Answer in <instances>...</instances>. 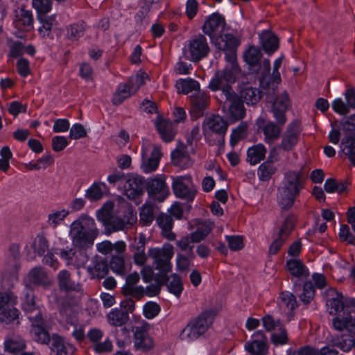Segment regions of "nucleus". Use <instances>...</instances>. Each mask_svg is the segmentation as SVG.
<instances>
[{"instance_id": "obj_51", "label": "nucleus", "mask_w": 355, "mask_h": 355, "mask_svg": "<svg viewBox=\"0 0 355 355\" xmlns=\"http://www.w3.org/2000/svg\"><path fill=\"white\" fill-rule=\"evenodd\" d=\"M32 247L34 252L41 257L49 248V241L43 234H38Z\"/></svg>"}, {"instance_id": "obj_19", "label": "nucleus", "mask_w": 355, "mask_h": 355, "mask_svg": "<svg viewBox=\"0 0 355 355\" xmlns=\"http://www.w3.org/2000/svg\"><path fill=\"white\" fill-rule=\"evenodd\" d=\"M146 188L148 195L162 202L168 195V189L164 176L148 179L146 182Z\"/></svg>"}, {"instance_id": "obj_53", "label": "nucleus", "mask_w": 355, "mask_h": 355, "mask_svg": "<svg viewBox=\"0 0 355 355\" xmlns=\"http://www.w3.org/2000/svg\"><path fill=\"white\" fill-rule=\"evenodd\" d=\"M147 74L144 72L137 73L131 76L128 83H125L133 93H136L140 87L144 84V78L147 77Z\"/></svg>"}, {"instance_id": "obj_43", "label": "nucleus", "mask_w": 355, "mask_h": 355, "mask_svg": "<svg viewBox=\"0 0 355 355\" xmlns=\"http://www.w3.org/2000/svg\"><path fill=\"white\" fill-rule=\"evenodd\" d=\"M132 94H135V93L126 84H120L113 95L112 102L114 105H119Z\"/></svg>"}, {"instance_id": "obj_37", "label": "nucleus", "mask_w": 355, "mask_h": 355, "mask_svg": "<svg viewBox=\"0 0 355 355\" xmlns=\"http://www.w3.org/2000/svg\"><path fill=\"white\" fill-rule=\"evenodd\" d=\"M87 28V24L84 21L80 20L67 27L66 36L70 41H77L84 35Z\"/></svg>"}, {"instance_id": "obj_9", "label": "nucleus", "mask_w": 355, "mask_h": 355, "mask_svg": "<svg viewBox=\"0 0 355 355\" xmlns=\"http://www.w3.org/2000/svg\"><path fill=\"white\" fill-rule=\"evenodd\" d=\"M284 56L282 55L277 58L273 64V72L270 77L266 78L264 76L260 78V85L261 87L265 90L266 95V101H272L273 97H279L278 93V85L281 82V76L279 72V69L282 64Z\"/></svg>"}, {"instance_id": "obj_1", "label": "nucleus", "mask_w": 355, "mask_h": 355, "mask_svg": "<svg viewBox=\"0 0 355 355\" xmlns=\"http://www.w3.org/2000/svg\"><path fill=\"white\" fill-rule=\"evenodd\" d=\"M240 71L239 64H226L223 70L217 71L209 84V89L213 92L221 90L225 103H228V110L232 121L244 118L245 109L243 102L233 90L231 85L234 83Z\"/></svg>"}, {"instance_id": "obj_38", "label": "nucleus", "mask_w": 355, "mask_h": 355, "mask_svg": "<svg viewBox=\"0 0 355 355\" xmlns=\"http://www.w3.org/2000/svg\"><path fill=\"white\" fill-rule=\"evenodd\" d=\"M267 150L263 144H259L248 149L247 162L251 165H255L264 159Z\"/></svg>"}, {"instance_id": "obj_15", "label": "nucleus", "mask_w": 355, "mask_h": 355, "mask_svg": "<svg viewBox=\"0 0 355 355\" xmlns=\"http://www.w3.org/2000/svg\"><path fill=\"white\" fill-rule=\"evenodd\" d=\"M300 132V121H293L288 125L282 137L281 143L278 144L279 148L287 152L292 150L299 141Z\"/></svg>"}, {"instance_id": "obj_41", "label": "nucleus", "mask_w": 355, "mask_h": 355, "mask_svg": "<svg viewBox=\"0 0 355 355\" xmlns=\"http://www.w3.org/2000/svg\"><path fill=\"white\" fill-rule=\"evenodd\" d=\"M178 93L187 94L200 89L199 83L192 78L180 79L175 84Z\"/></svg>"}, {"instance_id": "obj_58", "label": "nucleus", "mask_w": 355, "mask_h": 355, "mask_svg": "<svg viewBox=\"0 0 355 355\" xmlns=\"http://www.w3.org/2000/svg\"><path fill=\"white\" fill-rule=\"evenodd\" d=\"M0 170L6 172L10 168L9 160L12 158V153L8 146H3L0 151Z\"/></svg>"}, {"instance_id": "obj_60", "label": "nucleus", "mask_w": 355, "mask_h": 355, "mask_svg": "<svg viewBox=\"0 0 355 355\" xmlns=\"http://www.w3.org/2000/svg\"><path fill=\"white\" fill-rule=\"evenodd\" d=\"M55 253L66 262L67 265H69L76 255V250L72 247L67 246L63 248H56Z\"/></svg>"}, {"instance_id": "obj_16", "label": "nucleus", "mask_w": 355, "mask_h": 355, "mask_svg": "<svg viewBox=\"0 0 355 355\" xmlns=\"http://www.w3.org/2000/svg\"><path fill=\"white\" fill-rule=\"evenodd\" d=\"M190 60L196 62L207 57L209 53V46L206 37L198 35L191 40L188 44Z\"/></svg>"}, {"instance_id": "obj_36", "label": "nucleus", "mask_w": 355, "mask_h": 355, "mask_svg": "<svg viewBox=\"0 0 355 355\" xmlns=\"http://www.w3.org/2000/svg\"><path fill=\"white\" fill-rule=\"evenodd\" d=\"M25 348V340L19 336L9 337L4 341L5 351L14 355L19 354Z\"/></svg>"}, {"instance_id": "obj_20", "label": "nucleus", "mask_w": 355, "mask_h": 355, "mask_svg": "<svg viewBox=\"0 0 355 355\" xmlns=\"http://www.w3.org/2000/svg\"><path fill=\"white\" fill-rule=\"evenodd\" d=\"M59 290L64 293H83V285L72 279L71 273L67 270H60L58 274Z\"/></svg>"}, {"instance_id": "obj_14", "label": "nucleus", "mask_w": 355, "mask_h": 355, "mask_svg": "<svg viewBox=\"0 0 355 355\" xmlns=\"http://www.w3.org/2000/svg\"><path fill=\"white\" fill-rule=\"evenodd\" d=\"M245 350L251 355H266L269 346L266 334L262 330L256 331L251 340L245 343Z\"/></svg>"}, {"instance_id": "obj_13", "label": "nucleus", "mask_w": 355, "mask_h": 355, "mask_svg": "<svg viewBox=\"0 0 355 355\" xmlns=\"http://www.w3.org/2000/svg\"><path fill=\"white\" fill-rule=\"evenodd\" d=\"M16 295L10 291L0 292V320H14L18 316V310L15 308Z\"/></svg>"}, {"instance_id": "obj_18", "label": "nucleus", "mask_w": 355, "mask_h": 355, "mask_svg": "<svg viewBox=\"0 0 355 355\" xmlns=\"http://www.w3.org/2000/svg\"><path fill=\"white\" fill-rule=\"evenodd\" d=\"M125 195L131 200H135L141 196L146 188L145 179L137 175L128 176L124 182Z\"/></svg>"}, {"instance_id": "obj_47", "label": "nucleus", "mask_w": 355, "mask_h": 355, "mask_svg": "<svg viewBox=\"0 0 355 355\" xmlns=\"http://www.w3.org/2000/svg\"><path fill=\"white\" fill-rule=\"evenodd\" d=\"M275 171L276 167L274 164L266 161L259 166L257 175L260 180L265 182L268 181Z\"/></svg>"}, {"instance_id": "obj_10", "label": "nucleus", "mask_w": 355, "mask_h": 355, "mask_svg": "<svg viewBox=\"0 0 355 355\" xmlns=\"http://www.w3.org/2000/svg\"><path fill=\"white\" fill-rule=\"evenodd\" d=\"M172 189L175 196L187 202L193 200L196 191L193 187L190 175L178 176L173 179Z\"/></svg>"}, {"instance_id": "obj_64", "label": "nucleus", "mask_w": 355, "mask_h": 355, "mask_svg": "<svg viewBox=\"0 0 355 355\" xmlns=\"http://www.w3.org/2000/svg\"><path fill=\"white\" fill-rule=\"evenodd\" d=\"M247 124L241 123L235 129L233 130L230 137V145L234 147L242 137V135L247 130Z\"/></svg>"}, {"instance_id": "obj_29", "label": "nucleus", "mask_w": 355, "mask_h": 355, "mask_svg": "<svg viewBox=\"0 0 355 355\" xmlns=\"http://www.w3.org/2000/svg\"><path fill=\"white\" fill-rule=\"evenodd\" d=\"M28 279L31 284L44 288L50 286L52 283L42 266H36L32 268L28 274Z\"/></svg>"}, {"instance_id": "obj_33", "label": "nucleus", "mask_w": 355, "mask_h": 355, "mask_svg": "<svg viewBox=\"0 0 355 355\" xmlns=\"http://www.w3.org/2000/svg\"><path fill=\"white\" fill-rule=\"evenodd\" d=\"M87 270L92 278L103 279L109 272V264L105 259L98 257L94 260V266H88Z\"/></svg>"}, {"instance_id": "obj_17", "label": "nucleus", "mask_w": 355, "mask_h": 355, "mask_svg": "<svg viewBox=\"0 0 355 355\" xmlns=\"http://www.w3.org/2000/svg\"><path fill=\"white\" fill-rule=\"evenodd\" d=\"M344 96L345 101L341 98H338L333 101L331 107L335 112L345 116L352 110H355V88L352 86H347L344 93Z\"/></svg>"}, {"instance_id": "obj_61", "label": "nucleus", "mask_w": 355, "mask_h": 355, "mask_svg": "<svg viewBox=\"0 0 355 355\" xmlns=\"http://www.w3.org/2000/svg\"><path fill=\"white\" fill-rule=\"evenodd\" d=\"M18 24L23 26L26 30L31 29L33 24L32 12L28 10L21 9Z\"/></svg>"}, {"instance_id": "obj_30", "label": "nucleus", "mask_w": 355, "mask_h": 355, "mask_svg": "<svg viewBox=\"0 0 355 355\" xmlns=\"http://www.w3.org/2000/svg\"><path fill=\"white\" fill-rule=\"evenodd\" d=\"M168 272H164L161 274L162 279H164V286H166L168 292L173 293L177 297H179L183 291L182 279L177 274L168 276Z\"/></svg>"}, {"instance_id": "obj_49", "label": "nucleus", "mask_w": 355, "mask_h": 355, "mask_svg": "<svg viewBox=\"0 0 355 355\" xmlns=\"http://www.w3.org/2000/svg\"><path fill=\"white\" fill-rule=\"evenodd\" d=\"M297 222V216L294 214L288 215L284 220L278 234L288 239L289 235L293 230Z\"/></svg>"}, {"instance_id": "obj_2", "label": "nucleus", "mask_w": 355, "mask_h": 355, "mask_svg": "<svg viewBox=\"0 0 355 355\" xmlns=\"http://www.w3.org/2000/svg\"><path fill=\"white\" fill-rule=\"evenodd\" d=\"M225 18L218 12L209 15L202 28L203 33L210 37L211 44L219 51L225 53V59L227 64L237 63V49L241 40L232 33L214 35L219 26L225 24Z\"/></svg>"}, {"instance_id": "obj_3", "label": "nucleus", "mask_w": 355, "mask_h": 355, "mask_svg": "<svg viewBox=\"0 0 355 355\" xmlns=\"http://www.w3.org/2000/svg\"><path fill=\"white\" fill-rule=\"evenodd\" d=\"M326 306L330 315H336L332 320L335 329L342 331L347 329L355 334V311L345 304L344 295L334 288L327 291Z\"/></svg>"}, {"instance_id": "obj_56", "label": "nucleus", "mask_w": 355, "mask_h": 355, "mask_svg": "<svg viewBox=\"0 0 355 355\" xmlns=\"http://www.w3.org/2000/svg\"><path fill=\"white\" fill-rule=\"evenodd\" d=\"M109 268L116 274H123L125 272L124 258L121 256H113L110 260Z\"/></svg>"}, {"instance_id": "obj_59", "label": "nucleus", "mask_w": 355, "mask_h": 355, "mask_svg": "<svg viewBox=\"0 0 355 355\" xmlns=\"http://www.w3.org/2000/svg\"><path fill=\"white\" fill-rule=\"evenodd\" d=\"M103 196L100 184L94 183L85 193V197L90 201H96L102 198Z\"/></svg>"}, {"instance_id": "obj_54", "label": "nucleus", "mask_w": 355, "mask_h": 355, "mask_svg": "<svg viewBox=\"0 0 355 355\" xmlns=\"http://www.w3.org/2000/svg\"><path fill=\"white\" fill-rule=\"evenodd\" d=\"M315 288L311 282H304L303 293L300 295V300L305 304H308L313 299Z\"/></svg>"}, {"instance_id": "obj_8", "label": "nucleus", "mask_w": 355, "mask_h": 355, "mask_svg": "<svg viewBox=\"0 0 355 355\" xmlns=\"http://www.w3.org/2000/svg\"><path fill=\"white\" fill-rule=\"evenodd\" d=\"M173 253V247L170 243L164 244L162 248H154L148 250V257L153 259L155 268L159 271L158 274L169 272L171 270L170 260Z\"/></svg>"}, {"instance_id": "obj_62", "label": "nucleus", "mask_w": 355, "mask_h": 355, "mask_svg": "<svg viewBox=\"0 0 355 355\" xmlns=\"http://www.w3.org/2000/svg\"><path fill=\"white\" fill-rule=\"evenodd\" d=\"M33 6L37 12V15H46L51 10V0H33Z\"/></svg>"}, {"instance_id": "obj_4", "label": "nucleus", "mask_w": 355, "mask_h": 355, "mask_svg": "<svg viewBox=\"0 0 355 355\" xmlns=\"http://www.w3.org/2000/svg\"><path fill=\"white\" fill-rule=\"evenodd\" d=\"M272 104L271 111L276 123L267 121L262 128L264 141L272 144L281 136L282 128L286 122V112L289 107V98L286 92H282L279 97H273L272 101H267Z\"/></svg>"}, {"instance_id": "obj_34", "label": "nucleus", "mask_w": 355, "mask_h": 355, "mask_svg": "<svg viewBox=\"0 0 355 355\" xmlns=\"http://www.w3.org/2000/svg\"><path fill=\"white\" fill-rule=\"evenodd\" d=\"M286 266L291 275L295 277H307L309 275L308 268L300 259H291L287 260Z\"/></svg>"}, {"instance_id": "obj_5", "label": "nucleus", "mask_w": 355, "mask_h": 355, "mask_svg": "<svg viewBox=\"0 0 355 355\" xmlns=\"http://www.w3.org/2000/svg\"><path fill=\"white\" fill-rule=\"evenodd\" d=\"M98 235L94 218L82 215L70 225L69 236L74 248L79 250L91 248Z\"/></svg>"}, {"instance_id": "obj_50", "label": "nucleus", "mask_w": 355, "mask_h": 355, "mask_svg": "<svg viewBox=\"0 0 355 355\" xmlns=\"http://www.w3.org/2000/svg\"><path fill=\"white\" fill-rule=\"evenodd\" d=\"M326 192L341 193L347 189V184L343 182H337L334 178H327L324 184Z\"/></svg>"}, {"instance_id": "obj_40", "label": "nucleus", "mask_w": 355, "mask_h": 355, "mask_svg": "<svg viewBox=\"0 0 355 355\" xmlns=\"http://www.w3.org/2000/svg\"><path fill=\"white\" fill-rule=\"evenodd\" d=\"M37 19L42 24V26L38 28L39 33L43 37H49L53 26L56 24L55 17L54 15H37Z\"/></svg>"}, {"instance_id": "obj_24", "label": "nucleus", "mask_w": 355, "mask_h": 355, "mask_svg": "<svg viewBox=\"0 0 355 355\" xmlns=\"http://www.w3.org/2000/svg\"><path fill=\"white\" fill-rule=\"evenodd\" d=\"M23 300L21 302V308L27 315L28 318L31 315H37L39 313L42 314L40 307L35 302V296L33 289L28 284H26L23 291Z\"/></svg>"}, {"instance_id": "obj_48", "label": "nucleus", "mask_w": 355, "mask_h": 355, "mask_svg": "<svg viewBox=\"0 0 355 355\" xmlns=\"http://www.w3.org/2000/svg\"><path fill=\"white\" fill-rule=\"evenodd\" d=\"M69 215V211L66 209L54 211L48 215L47 224L49 227L55 229Z\"/></svg>"}, {"instance_id": "obj_46", "label": "nucleus", "mask_w": 355, "mask_h": 355, "mask_svg": "<svg viewBox=\"0 0 355 355\" xmlns=\"http://www.w3.org/2000/svg\"><path fill=\"white\" fill-rule=\"evenodd\" d=\"M154 284H150L144 288L145 295L148 297H155L158 295L164 286V279H162L161 274H156L154 278Z\"/></svg>"}, {"instance_id": "obj_52", "label": "nucleus", "mask_w": 355, "mask_h": 355, "mask_svg": "<svg viewBox=\"0 0 355 355\" xmlns=\"http://www.w3.org/2000/svg\"><path fill=\"white\" fill-rule=\"evenodd\" d=\"M279 333H273L271 334V343L275 346L284 345L288 343L289 339L286 328L284 325H280Z\"/></svg>"}, {"instance_id": "obj_55", "label": "nucleus", "mask_w": 355, "mask_h": 355, "mask_svg": "<svg viewBox=\"0 0 355 355\" xmlns=\"http://www.w3.org/2000/svg\"><path fill=\"white\" fill-rule=\"evenodd\" d=\"M90 348L96 354H105L112 351L113 345L112 341L107 338L103 342L98 341L90 346Z\"/></svg>"}, {"instance_id": "obj_44", "label": "nucleus", "mask_w": 355, "mask_h": 355, "mask_svg": "<svg viewBox=\"0 0 355 355\" xmlns=\"http://www.w3.org/2000/svg\"><path fill=\"white\" fill-rule=\"evenodd\" d=\"M349 334H343L340 338H338L335 342V346L340 348L343 352L350 351L355 347V334L352 333L347 330Z\"/></svg>"}, {"instance_id": "obj_57", "label": "nucleus", "mask_w": 355, "mask_h": 355, "mask_svg": "<svg viewBox=\"0 0 355 355\" xmlns=\"http://www.w3.org/2000/svg\"><path fill=\"white\" fill-rule=\"evenodd\" d=\"M122 291L125 296L134 297L137 300L145 295L144 288L142 286L123 287Z\"/></svg>"}, {"instance_id": "obj_31", "label": "nucleus", "mask_w": 355, "mask_h": 355, "mask_svg": "<svg viewBox=\"0 0 355 355\" xmlns=\"http://www.w3.org/2000/svg\"><path fill=\"white\" fill-rule=\"evenodd\" d=\"M156 221L162 229V234L164 237L169 241L175 239V234L171 231L173 225V220L171 216L162 213L157 216Z\"/></svg>"}, {"instance_id": "obj_23", "label": "nucleus", "mask_w": 355, "mask_h": 355, "mask_svg": "<svg viewBox=\"0 0 355 355\" xmlns=\"http://www.w3.org/2000/svg\"><path fill=\"white\" fill-rule=\"evenodd\" d=\"M209 104V96L204 93L198 92L191 96V109L190 114L193 119H197L204 114V111Z\"/></svg>"}, {"instance_id": "obj_45", "label": "nucleus", "mask_w": 355, "mask_h": 355, "mask_svg": "<svg viewBox=\"0 0 355 355\" xmlns=\"http://www.w3.org/2000/svg\"><path fill=\"white\" fill-rule=\"evenodd\" d=\"M51 355H67V348L64 344L63 338L57 334H52L51 343Z\"/></svg>"}, {"instance_id": "obj_35", "label": "nucleus", "mask_w": 355, "mask_h": 355, "mask_svg": "<svg viewBox=\"0 0 355 355\" xmlns=\"http://www.w3.org/2000/svg\"><path fill=\"white\" fill-rule=\"evenodd\" d=\"M340 147L352 165L355 166V134L345 136L341 140Z\"/></svg>"}, {"instance_id": "obj_12", "label": "nucleus", "mask_w": 355, "mask_h": 355, "mask_svg": "<svg viewBox=\"0 0 355 355\" xmlns=\"http://www.w3.org/2000/svg\"><path fill=\"white\" fill-rule=\"evenodd\" d=\"M29 320L31 322V335L33 340L42 345H49L52 343V336H50L49 331L45 328V321L42 314L29 316Z\"/></svg>"}, {"instance_id": "obj_11", "label": "nucleus", "mask_w": 355, "mask_h": 355, "mask_svg": "<svg viewBox=\"0 0 355 355\" xmlns=\"http://www.w3.org/2000/svg\"><path fill=\"white\" fill-rule=\"evenodd\" d=\"M121 209L123 216L111 217L107 218L106 222L107 230L112 231L123 230L127 225H132L137 221L136 212H135L132 206L126 204Z\"/></svg>"}, {"instance_id": "obj_7", "label": "nucleus", "mask_w": 355, "mask_h": 355, "mask_svg": "<svg viewBox=\"0 0 355 355\" xmlns=\"http://www.w3.org/2000/svg\"><path fill=\"white\" fill-rule=\"evenodd\" d=\"M217 315L216 309L203 311L197 318L191 320L182 330L180 338L183 340L193 341L204 334L212 324Z\"/></svg>"}, {"instance_id": "obj_27", "label": "nucleus", "mask_w": 355, "mask_h": 355, "mask_svg": "<svg viewBox=\"0 0 355 355\" xmlns=\"http://www.w3.org/2000/svg\"><path fill=\"white\" fill-rule=\"evenodd\" d=\"M259 40L262 49L268 55H271L279 49V37L272 31H262L259 35Z\"/></svg>"}, {"instance_id": "obj_63", "label": "nucleus", "mask_w": 355, "mask_h": 355, "mask_svg": "<svg viewBox=\"0 0 355 355\" xmlns=\"http://www.w3.org/2000/svg\"><path fill=\"white\" fill-rule=\"evenodd\" d=\"M160 306L156 302H148L144 306V315L147 319H153L160 312Z\"/></svg>"}, {"instance_id": "obj_22", "label": "nucleus", "mask_w": 355, "mask_h": 355, "mask_svg": "<svg viewBox=\"0 0 355 355\" xmlns=\"http://www.w3.org/2000/svg\"><path fill=\"white\" fill-rule=\"evenodd\" d=\"M161 157L162 153L158 146L153 147L150 157H148L146 149L142 148L141 165L142 171L146 173L155 171L159 166Z\"/></svg>"}, {"instance_id": "obj_28", "label": "nucleus", "mask_w": 355, "mask_h": 355, "mask_svg": "<svg viewBox=\"0 0 355 355\" xmlns=\"http://www.w3.org/2000/svg\"><path fill=\"white\" fill-rule=\"evenodd\" d=\"M262 53L259 47L251 46L243 54V59L248 65V69L253 73H258L261 69Z\"/></svg>"}, {"instance_id": "obj_39", "label": "nucleus", "mask_w": 355, "mask_h": 355, "mask_svg": "<svg viewBox=\"0 0 355 355\" xmlns=\"http://www.w3.org/2000/svg\"><path fill=\"white\" fill-rule=\"evenodd\" d=\"M213 226L212 223L207 221L200 223L196 231L189 234L191 241L192 243H197L203 241L211 232Z\"/></svg>"}, {"instance_id": "obj_42", "label": "nucleus", "mask_w": 355, "mask_h": 355, "mask_svg": "<svg viewBox=\"0 0 355 355\" xmlns=\"http://www.w3.org/2000/svg\"><path fill=\"white\" fill-rule=\"evenodd\" d=\"M110 324L115 327H121L129 320V315L127 312L122 309H114L107 315Z\"/></svg>"}, {"instance_id": "obj_32", "label": "nucleus", "mask_w": 355, "mask_h": 355, "mask_svg": "<svg viewBox=\"0 0 355 355\" xmlns=\"http://www.w3.org/2000/svg\"><path fill=\"white\" fill-rule=\"evenodd\" d=\"M239 97L248 105H256L261 98V92L257 87L245 86L240 92Z\"/></svg>"}, {"instance_id": "obj_21", "label": "nucleus", "mask_w": 355, "mask_h": 355, "mask_svg": "<svg viewBox=\"0 0 355 355\" xmlns=\"http://www.w3.org/2000/svg\"><path fill=\"white\" fill-rule=\"evenodd\" d=\"M134 344L137 349L143 352L149 351L153 347V341L148 335L147 325L135 327Z\"/></svg>"}, {"instance_id": "obj_25", "label": "nucleus", "mask_w": 355, "mask_h": 355, "mask_svg": "<svg viewBox=\"0 0 355 355\" xmlns=\"http://www.w3.org/2000/svg\"><path fill=\"white\" fill-rule=\"evenodd\" d=\"M155 128L164 142L171 141L176 134L172 121L158 116L155 121Z\"/></svg>"}, {"instance_id": "obj_26", "label": "nucleus", "mask_w": 355, "mask_h": 355, "mask_svg": "<svg viewBox=\"0 0 355 355\" xmlns=\"http://www.w3.org/2000/svg\"><path fill=\"white\" fill-rule=\"evenodd\" d=\"M202 128L205 132L209 130L224 137L227 130L228 123L221 116L214 115L205 120Z\"/></svg>"}, {"instance_id": "obj_6", "label": "nucleus", "mask_w": 355, "mask_h": 355, "mask_svg": "<svg viewBox=\"0 0 355 355\" xmlns=\"http://www.w3.org/2000/svg\"><path fill=\"white\" fill-rule=\"evenodd\" d=\"M305 180L301 171H288L285 173L282 187L279 189V205L288 210L294 204L296 196L304 189Z\"/></svg>"}]
</instances>
